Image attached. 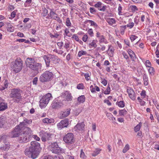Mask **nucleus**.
<instances>
[{
  "mask_svg": "<svg viewBox=\"0 0 159 159\" xmlns=\"http://www.w3.org/2000/svg\"><path fill=\"white\" fill-rule=\"evenodd\" d=\"M129 148V146L128 144L125 145V146L122 150V152L124 153L126 152Z\"/></svg>",
  "mask_w": 159,
  "mask_h": 159,
  "instance_id": "36",
  "label": "nucleus"
},
{
  "mask_svg": "<svg viewBox=\"0 0 159 159\" xmlns=\"http://www.w3.org/2000/svg\"><path fill=\"white\" fill-rule=\"evenodd\" d=\"M107 22L109 24L112 25L116 24V20L114 18H109L107 20Z\"/></svg>",
  "mask_w": 159,
  "mask_h": 159,
  "instance_id": "28",
  "label": "nucleus"
},
{
  "mask_svg": "<svg viewBox=\"0 0 159 159\" xmlns=\"http://www.w3.org/2000/svg\"><path fill=\"white\" fill-rule=\"evenodd\" d=\"M48 11L47 9H45L43 11V12L42 13L43 16L44 17L46 16L48 14Z\"/></svg>",
  "mask_w": 159,
  "mask_h": 159,
  "instance_id": "51",
  "label": "nucleus"
},
{
  "mask_svg": "<svg viewBox=\"0 0 159 159\" xmlns=\"http://www.w3.org/2000/svg\"><path fill=\"white\" fill-rule=\"evenodd\" d=\"M64 141L66 143L71 144L75 141L74 136L71 133H67L63 138Z\"/></svg>",
  "mask_w": 159,
  "mask_h": 159,
  "instance_id": "10",
  "label": "nucleus"
},
{
  "mask_svg": "<svg viewBox=\"0 0 159 159\" xmlns=\"http://www.w3.org/2000/svg\"><path fill=\"white\" fill-rule=\"evenodd\" d=\"M137 38V37L135 35H132L130 37V39L132 42L134 41Z\"/></svg>",
  "mask_w": 159,
  "mask_h": 159,
  "instance_id": "41",
  "label": "nucleus"
},
{
  "mask_svg": "<svg viewBox=\"0 0 159 159\" xmlns=\"http://www.w3.org/2000/svg\"><path fill=\"white\" fill-rule=\"evenodd\" d=\"M88 33L91 36H93V30L92 29H89L88 31Z\"/></svg>",
  "mask_w": 159,
  "mask_h": 159,
  "instance_id": "49",
  "label": "nucleus"
},
{
  "mask_svg": "<svg viewBox=\"0 0 159 159\" xmlns=\"http://www.w3.org/2000/svg\"><path fill=\"white\" fill-rule=\"evenodd\" d=\"M50 134L45 132L43 134L41 139L43 141L45 142L47 140H50Z\"/></svg>",
  "mask_w": 159,
  "mask_h": 159,
  "instance_id": "15",
  "label": "nucleus"
},
{
  "mask_svg": "<svg viewBox=\"0 0 159 159\" xmlns=\"http://www.w3.org/2000/svg\"><path fill=\"white\" fill-rule=\"evenodd\" d=\"M61 123L63 126L64 127H67L69 124L68 120L67 119H66L64 120H62L61 121Z\"/></svg>",
  "mask_w": 159,
  "mask_h": 159,
  "instance_id": "24",
  "label": "nucleus"
},
{
  "mask_svg": "<svg viewBox=\"0 0 159 159\" xmlns=\"http://www.w3.org/2000/svg\"><path fill=\"white\" fill-rule=\"evenodd\" d=\"M134 25V23L133 22L129 23L127 25V26L129 27V28H132Z\"/></svg>",
  "mask_w": 159,
  "mask_h": 159,
  "instance_id": "52",
  "label": "nucleus"
},
{
  "mask_svg": "<svg viewBox=\"0 0 159 159\" xmlns=\"http://www.w3.org/2000/svg\"><path fill=\"white\" fill-rule=\"evenodd\" d=\"M128 53L129 54L131 60L133 61H135L136 59V56L134 52L130 49H129L127 51Z\"/></svg>",
  "mask_w": 159,
  "mask_h": 159,
  "instance_id": "14",
  "label": "nucleus"
},
{
  "mask_svg": "<svg viewBox=\"0 0 159 159\" xmlns=\"http://www.w3.org/2000/svg\"><path fill=\"white\" fill-rule=\"evenodd\" d=\"M44 59L45 62L46 64L47 67L51 66L52 67V65L50 66V59L48 57H47L46 56H45L44 57Z\"/></svg>",
  "mask_w": 159,
  "mask_h": 159,
  "instance_id": "23",
  "label": "nucleus"
},
{
  "mask_svg": "<svg viewBox=\"0 0 159 159\" xmlns=\"http://www.w3.org/2000/svg\"><path fill=\"white\" fill-rule=\"evenodd\" d=\"M57 127L58 128V129H61L62 128H64L63 126V125H62V124L61 122H60L58 123L57 124Z\"/></svg>",
  "mask_w": 159,
  "mask_h": 159,
  "instance_id": "50",
  "label": "nucleus"
},
{
  "mask_svg": "<svg viewBox=\"0 0 159 159\" xmlns=\"http://www.w3.org/2000/svg\"><path fill=\"white\" fill-rule=\"evenodd\" d=\"M86 54L87 52L86 51L81 50L78 52V55L79 57H80L82 55H85Z\"/></svg>",
  "mask_w": 159,
  "mask_h": 159,
  "instance_id": "37",
  "label": "nucleus"
},
{
  "mask_svg": "<svg viewBox=\"0 0 159 159\" xmlns=\"http://www.w3.org/2000/svg\"><path fill=\"white\" fill-rule=\"evenodd\" d=\"M7 122V119L4 116L0 117V127H2L6 122Z\"/></svg>",
  "mask_w": 159,
  "mask_h": 159,
  "instance_id": "21",
  "label": "nucleus"
},
{
  "mask_svg": "<svg viewBox=\"0 0 159 159\" xmlns=\"http://www.w3.org/2000/svg\"><path fill=\"white\" fill-rule=\"evenodd\" d=\"M26 63L27 66L34 70L36 74L41 70L42 65L40 63H37L34 59L31 58H28L26 60Z\"/></svg>",
  "mask_w": 159,
  "mask_h": 159,
  "instance_id": "2",
  "label": "nucleus"
},
{
  "mask_svg": "<svg viewBox=\"0 0 159 159\" xmlns=\"http://www.w3.org/2000/svg\"><path fill=\"white\" fill-rule=\"evenodd\" d=\"M18 138V141L20 143H25L29 141L32 131L30 128H26Z\"/></svg>",
  "mask_w": 159,
  "mask_h": 159,
  "instance_id": "3",
  "label": "nucleus"
},
{
  "mask_svg": "<svg viewBox=\"0 0 159 159\" xmlns=\"http://www.w3.org/2000/svg\"><path fill=\"white\" fill-rule=\"evenodd\" d=\"M7 108V103L3 101L0 102V111L5 110Z\"/></svg>",
  "mask_w": 159,
  "mask_h": 159,
  "instance_id": "18",
  "label": "nucleus"
},
{
  "mask_svg": "<svg viewBox=\"0 0 159 159\" xmlns=\"http://www.w3.org/2000/svg\"><path fill=\"white\" fill-rule=\"evenodd\" d=\"M57 44L58 46L59 47V48H61L63 44V43L62 42H58Z\"/></svg>",
  "mask_w": 159,
  "mask_h": 159,
  "instance_id": "63",
  "label": "nucleus"
},
{
  "mask_svg": "<svg viewBox=\"0 0 159 159\" xmlns=\"http://www.w3.org/2000/svg\"><path fill=\"white\" fill-rule=\"evenodd\" d=\"M23 121H24V122L25 123V124H27V125L31 123L32 122V120H28L26 118L24 119Z\"/></svg>",
  "mask_w": 159,
  "mask_h": 159,
  "instance_id": "46",
  "label": "nucleus"
},
{
  "mask_svg": "<svg viewBox=\"0 0 159 159\" xmlns=\"http://www.w3.org/2000/svg\"><path fill=\"white\" fill-rule=\"evenodd\" d=\"M141 125H142V123L141 122L139 123L134 128V130L135 132H137L139 131Z\"/></svg>",
  "mask_w": 159,
  "mask_h": 159,
  "instance_id": "32",
  "label": "nucleus"
},
{
  "mask_svg": "<svg viewBox=\"0 0 159 159\" xmlns=\"http://www.w3.org/2000/svg\"><path fill=\"white\" fill-rule=\"evenodd\" d=\"M52 98V96L51 93H47L43 96L39 101V106L42 108L45 107Z\"/></svg>",
  "mask_w": 159,
  "mask_h": 159,
  "instance_id": "6",
  "label": "nucleus"
},
{
  "mask_svg": "<svg viewBox=\"0 0 159 159\" xmlns=\"http://www.w3.org/2000/svg\"><path fill=\"white\" fill-rule=\"evenodd\" d=\"M96 42V40H92V42L89 43V45L94 48H96L97 46Z\"/></svg>",
  "mask_w": 159,
  "mask_h": 159,
  "instance_id": "35",
  "label": "nucleus"
},
{
  "mask_svg": "<svg viewBox=\"0 0 159 159\" xmlns=\"http://www.w3.org/2000/svg\"><path fill=\"white\" fill-rule=\"evenodd\" d=\"M48 16L49 17H50L51 18H52L55 20L57 19V18L58 17L57 14L52 10L50 13L48 14Z\"/></svg>",
  "mask_w": 159,
  "mask_h": 159,
  "instance_id": "19",
  "label": "nucleus"
},
{
  "mask_svg": "<svg viewBox=\"0 0 159 159\" xmlns=\"http://www.w3.org/2000/svg\"><path fill=\"white\" fill-rule=\"evenodd\" d=\"M54 159H64L63 157L62 156L60 155L55 157Z\"/></svg>",
  "mask_w": 159,
  "mask_h": 159,
  "instance_id": "64",
  "label": "nucleus"
},
{
  "mask_svg": "<svg viewBox=\"0 0 159 159\" xmlns=\"http://www.w3.org/2000/svg\"><path fill=\"white\" fill-rule=\"evenodd\" d=\"M131 10L133 11H135L138 10L137 7L134 5H132L130 7Z\"/></svg>",
  "mask_w": 159,
  "mask_h": 159,
  "instance_id": "43",
  "label": "nucleus"
},
{
  "mask_svg": "<svg viewBox=\"0 0 159 159\" xmlns=\"http://www.w3.org/2000/svg\"><path fill=\"white\" fill-rule=\"evenodd\" d=\"M110 88L108 86L107 89L106 90H105L104 92V93L106 94H109L110 92Z\"/></svg>",
  "mask_w": 159,
  "mask_h": 159,
  "instance_id": "48",
  "label": "nucleus"
},
{
  "mask_svg": "<svg viewBox=\"0 0 159 159\" xmlns=\"http://www.w3.org/2000/svg\"><path fill=\"white\" fill-rule=\"evenodd\" d=\"M122 55L126 59L129 58V57L127 53L125 52H123L122 53Z\"/></svg>",
  "mask_w": 159,
  "mask_h": 159,
  "instance_id": "57",
  "label": "nucleus"
},
{
  "mask_svg": "<svg viewBox=\"0 0 159 159\" xmlns=\"http://www.w3.org/2000/svg\"><path fill=\"white\" fill-rule=\"evenodd\" d=\"M85 79L87 80H89L90 79L89 74L88 73H86L84 75Z\"/></svg>",
  "mask_w": 159,
  "mask_h": 159,
  "instance_id": "47",
  "label": "nucleus"
},
{
  "mask_svg": "<svg viewBox=\"0 0 159 159\" xmlns=\"http://www.w3.org/2000/svg\"><path fill=\"white\" fill-rule=\"evenodd\" d=\"M88 22L91 24V25L94 26L95 27H97L98 26L96 23L92 20H89Z\"/></svg>",
  "mask_w": 159,
  "mask_h": 159,
  "instance_id": "42",
  "label": "nucleus"
},
{
  "mask_svg": "<svg viewBox=\"0 0 159 159\" xmlns=\"http://www.w3.org/2000/svg\"><path fill=\"white\" fill-rule=\"evenodd\" d=\"M43 121L44 123H53L54 122V120L53 119H49L48 118H46L44 119L43 120Z\"/></svg>",
  "mask_w": 159,
  "mask_h": 159,
  "instance_id": "25",
  "label": "nucleus"
},
{
  "mask_svg": "<svg viewBox=\"0 0 159 159\" xmlns=\"http://www.w3.org/2000/svg\"><path fill=\"white\" fill-rule=\"evenodd\" d=\"M80 157L81 158L83 159H84L86 158V156L85 155L84 153L83 152V149L81 150Z\"/></svg>",
  "mask_w": 159,
  "mask_h": 159,
  "instance_id": "38",
  "label": "nucleus"
},
{
  "mask_svg": "<svg viewBox=\"0 0 159 159\" xmlns=\"http://www.w3.org/2000/svg\"><path fill=\"white\" fill-rule=\"evenodd\" d=\"M102 3L100 2H98L94 6L96 8H101L102 7Z\"/></svg>",
  "mask_w": 159,
  "mask_h": 159,
  "instance_id": "40",
  "label": "nucleus"
},
{
  "mask_svg": "<svg viewBox=\"0 0 159 159\" xmlns=\"http://www.w3.org/2000/svg\"><path fill=\"white\" fill-rule=\"evenodd\" d=\"M141 96L142 97V98H144L145 97V91H143L140 93Z\"/></svg>",
  "mask_w": 159,
  "mask_h": 159,
  "instance_id": "62",
  "label": "nucleus"
},
{
  "mask_svg": "<svg viewBox=\"0 0 159 159\" xmlns=\"http://www.w3.org/2000/svg\"><path fill=\"white\" fill-rule=\"evenodd\" d=\"M149 67L150 68L148 69L149 72L151 74L153 73L154 72V68L153 67Z\"/></svg>",
  "mask_w": 159,
  "mask_h": 159,
  "instance_id": "53",
  "label": "nucleus"
},
{
  "mask_svg": "<svg viewBox=\"0 0 159 159\" xmlns=\"http://www.w3.org/2000/svg\"><path fill=\"white\" fill-rule=\"evenodd\" d=\"M71 23L69 18H67L66 19V25L67 26H70Z\"/></svg>",
  "mask_w": 159,
  "mask_h": 159,
  "instance_id": "45",
  "label": "nucleus"
},
{
  "mask_svg": "<svg viewBox=\"0 0 159 159\" xmlns=\"http://www.w3.org/2000/svg\"><path fill=\"white\" fill-rule=\"evenodd\" d=\"M127 92L130 98L133 100H134L135 99V97L134 90L131 89H127Z\"/></svg>",
  "mask_w": 159,
  "mask_h": 159,
  "instance_id": "13",
  "label": "nucleus"
},
{
  "mask_svg": "<svg viewBox=\"0 0 159 159\" xmlns=\"http://www.w3.org/2000/svg\"><path fill=\"white\" fill-rule=\"evenodd\" d=\"M48 148L52 153L55 154L62 153L63 152V150L59 146L57 142L51 143L48 147Z\"/></svg>",
  "mask_w": 159,
  "mask_h": 159,
  "instance_id": "5",
  "label": "nucleus"
},
{
  "mask_svg": "<svg viewBox=\"0 0 159 159\" xmlns=\"http://www.w3.org/2000/svg\"><path fill=\"white\" fill-rule=\"evenodd\" d=\"M70 109H68L64 111H61L60 113L61 117V118H63L67 116L70 113Z\"/></svg>",
  "mask_w": 159,
  "mask_h": 159,
  "instance_id": "17",
  "label": "nucleus"
},
{
  "mask_svg": "<svg viewBox=\"0 0 159 159\" xmlns=\"http://www.w3.org/2000/svg\"><path fill=\"white\" fill-rule=\"evenodd\" d=\"M102 83L103 84L104 86L106 85L107 84V81L106 80L104 79H102Z\"/></svg>",
  "mask_w": 159,
  "mask_h": 159,
  "instance_id": "56",
  "label": "nucleus"
},
{
  "mask_svg": "<svg viewBox=\"0 0 159 159\" xmlns=\"http://www.w3.org/2000/svg\"><path fill=\"white\" fill-rule=\"evenodd\" d=\"M22 61L20 58L16 59L12 67L14 71L16 73L20 71L22 68Z\"/></svg>",
  "mask_w": 159,
  "mask_h": 159,
  "instance_id": "9",
  "label": "nucleus"
},
{
  "mask_svg": "<svg viewBox=\"0 0 159 159\" xmlns=\"http://www.w3.org/2000/svg\"><path fill=\"white\" fill-rule=\"evenodd\" d=\"M63 105L62 102L55 100L53 101L51 105V107L54 109H58L60 108Z\"/></svg>",
  "mask_w": 159,
  "mask_h": 159,
  "instance_id": "11",
  "label": "nucleus"
},
{
  "mask_svg": "<svg viewBox=\"0 0 159 159\" xmlns=\"http://www.w3.org/2000/svg\"><path fill=\"white\" fill-rule=\"evenodd\" d=\"M62 96L67 101H71L73 98L71 93L67 91L62 93Z\"/></svg>",
  "mask_w": 159,
  "mask_h": 159,
  "instance_id": "12",
  "label": "nucleus"
},
{
  "mask_svg": "<svg viewBox=\"0 0 159 159\" xmlns=\"http://www.w3.org/2000/svg\"><path fill=\"white\" fill-rule=\"evenodd\" d=\"M18 125H20V126H19V127H20V128H21V129H23V131L25 130L24 129H25V128H29L28 127L26 126H27L28 125H27V124H25V123L24 121H23L22 122L20 123Z\"/></svg>",
  "mask_w": 159,
  "mask_h": 159,
  "instance_id": "30",
  "label": "nucleus"
},
{
  "mask_svg": "<svg viewBox=\"0 0 159 159\" xmlns=\"http://www.w3.org/2000/svg\"><path fill=\"white\" fill-rule=\"evenodd\" d=\"M118 106L120 107H123L125 106L124 102L123 101H120L118 103Z\"/></svg>",
  "mask_w": 159,
  "mask_h": 159,
  "instance_id": "39",
  "label": "nucleus"
},
{
  "mask_svg": "<svg viewBox=\"0 0 159 159\" xmlns=\"http://www.w3.org/2000/svg\"><path fill=\"white\" fill-rule=\"evenodd\" d=\"M77 88L78 89H83L84 88V86L82 84H78L77 86Z\"/></svg>",
  "mask_w": 159,
  "mask_h": 159,
  "instance_id": "44",
  "label": "nucleus"
},
{
  "mask_svg": "<svg viewBox=\"0 0 159 159\" xmlns=\"http://www.w3.org/2000/svg\"><path fill=\"white\" fill-rule=\"evenodd\" d=\"M73 38L75 39V40L77 41H79V39L78 36L76 35V34L73 35Z\"/></svg>",
  "mask_w": 159,
  "mask_h": 159,
  "instance_id": "59",
  "label": "nucleus"
},
{
  "mask_svg": "<svg viewBox=\"0 0 159 159\" xmlns=\"http://www.w3.org/2000/svg\"><path fill=\"white\" fill-rule=\"evenodd\" d=\"M88 38V36L86 34H85L83 36L82 38V40L84 42H86L87 41Z\"/></svg>",
  "mask_w": 159,
  "mask_h": 159,
  "instance_id": "55",
  "label": "nucleus"
},
{
  "mask_svg": "<svg viewBox=\"0 0 159 159\" xmlns=\"http://www.w3.org/2000/svg\"><path fill=\"white\" fill-rule=\"evenodd\" d=\"M143 77L144 85L147 86L148 84V76L146 74H144Z\"/></svg>",
  "mask_w": 159,
  "mask_h": 159,
  "instance_id": "27",
  "label": "nucleus"
},
{
  "mask_svg": "<svg viewBox=\"0 0 159 159\" xmlns=\"http://www.w3.org/2000/svg\"><path fill=\"white\" fill-rule=\"evenodd\" d=\"M85 126L83 122L80 123H78L75 126V127L77 128L78 130H82Z\"/></svg>",
  "mask_w": 159,
  "mask_h": 159,
  "instance_id": "22",
  "label": "nucleus"
},
{
  "mask_svg": "<svg viewBox=\"0 0 159 159\" xmlns=\"http://www.w3.org/2000/svg\"><path fill=\"white\" fill-rule=\"evenodd\" d=\"M8 83L7 80H5L4 82V88H7L8 86Z\"/></svg>",
  "mask_w": 159,
  "mask_h": 159,
  "instance_id": "54",
  "label": "nucleus"
},
{
  "mask_svg": "<svg viewBox=\"0 0 159 159\" xmlns=\"http://www.w3.org/2000/svg\"><path fill=\"white\" fill-rule=\"evenodd\" d=\"M53 74L49 71H46L40 76L39 80L42 82H48L52 79Z\"/></svg>",
  "mask_w": 159,
  "mask_h": 159,
  "instance_id": "7",
  "label": "nucleus"
},
{
  "mask_svg": "<svg viewBox=\"0 0 159 159\" xmlns=\"http://www.w3.org/2000/svg\"><path fill=\"white\" fill-rule=\"evenodd\" d=\"M33 138H34V139L36 140L37 141H39L40 140V139L39 137H38L37 135H33Z\"/></svg>",
  "mask_w": 159,
  "mask_h": 159,
  "instance_id": "61",
  "label": "nucleus"
},
{
  "mask_svg": "<svg viewBox=\"0 0 159 159\" xmlns=\"http://www.w3.org/2000/svg\"><path fill=\"white\" fill-rule=\"evenodd\" d=\"M20 125H17L9 133V136L11 138L19 137L20 134L23 132V129L19 127Z\"/></svg>",
  "mask_w": 159,
  "mask_h": 159,
  "instance_id": "8",
  "label": "nucleus"
},
{
  "mask_svg": "<svg viewBox=\"0 0 159 159\" xmlns=\"http://www.w3.org/2000/svg\"><path fill=\"white\" fill-rule=\"evenodd\" d=\"M29 148L25 149V154L29 157L34 159L39 155L41 148L40 143L36 141L31 142Z\"/></svg>",
  "mask_w": 159,
  "mask_h": 159,
  "instance_id": "1",
  "label": "nucleus"
},
{
  "mask_svg": "<svg viewBox=\"0 0 159 159\" xmlns=\"http://www.w3.org/2000/svg\"><path fill=\"white\" fill-rule=\"evenodd\" d=\"M7 27V31L10 32H13L14 31V28L12 25Z\"/></svg>",
  "mask_w": 159,
  "mask_h": 159,
  "instance_id": "34",
  "label": "nucleus"
},
{
  "mask_svg": "<svg viewBox=\"0 0 159 159\" xmlns=\"http://www.w3.org/2000/svg\"><path fill=\"white\" fill-rule=\"evenodd\" d=\"M85 100V98L84 95H82L78 97L77 101L78 104L83 103L84 102Z\"/></svg>",
  "mask_w": 159,
  "mask_h": 159,
  "instance_id": "20",
  "label": "nucleus"
},
{
  "mask_svg": "<svg viewBox=\"0 0 159 159\" xmlns=\"http://www.w3.org/2000/svg\"><path fill=\"white\" fill-rule=\"evenodd\" d=\"M146 66L148 67H150L151 66V62L149 60H147L146 62Z\"/></svg>",
  "mask_w": 159,
  "mask_h": 159,
  "instance_id": "58",
  "label": "nucleus"
},
{
  "mask_svg": "<svg viewBox=\"0 0 159 159\" xmlns=\"http://www.w3.org/2000/svg\"><path fill=\"white\" fill-rule=\"evenodd\" d=\"M99 42L100 43H107V41L105 39L104 36L102 35L99 38Z\"/></svg>",
  "mask_w": 159,
  "mask_h": 159,
  "instance_id": "26",
  "label": "nucleus"
},
{
  "mask_svg": "<svg viewBox=\"0 0 159 159\" xmlns=\"http://www.w3.org/2000/svg\"><path fill=\"white\" fill-rule=\"evenodd\" d=\"M21 91L19 89H11L10 97L14 100V102H18L21 98Z\"/></svg>",
  "mask_w": 159,
  "mask_h": 159,
  "instance_id": "4",
  "label": "nucleus"
},
{
  "mask_svg": "<svg viewBox=\"0 0 159 159\" xmlns=\"http://www.w3.org/2000/svg\"><path fill=\"white\" fill-rule=\"evenodd\" d=\"M38 80V78L37 77H36L34 78L33 80V83L34 84H36Z\"/></svg>",
  "mask_w": 159,
  "mask_h": 159,
  "instance_id": "60",
  "label": "nucleus"
},
{
  "mask_svg": "<svg viewBox=\"0 0 159 159\" xmlns=\"http://www.w3.org/2000/svg\"><path fill=\"white\" fill-rule=\"evenodd\" d=\"M50 57L53 61V62L55 64L59 63L61 60L57 56L54 55H51Z\"/></svg>",
  "mask_w": 159,
  "mask_h": 159,
  "instance_id": "16",
  "label": "nucleus"
},
{
  "mask_svg": "<svg viewBox=\"0 0 159 159\" xmlns=\"http://www.w3.org/2000/svg\"><path fill=\"white\" fill-rule=\"evenodd\" d=\"M119 115L121 116H123L127 114V111L125 109L119 111Z\"/></svg>",
  "mask_w": 159,
  "mask_h": 159,
  "instance_id": "33",
  "label": "nucleus"
},
{
  "mask_svg": "<svg viewBox=\"0 0 159 159\" xmlns=\"http://www.w3.org/2000/svg\"><path fill=\"white\" fill-rule=\"evenodd\" d=\"M101 150L100 149H96L92 154V155L93 157L96 156V155L99 153Z\"/></svg>",
  "mask_w": 159,
  "mask_h": 159,
  "instance_id": "31",
  "label": "nucleus"
},
{
  "mask_svg": "<svg viewBox=\"0 0 159 159\" xmlns=\"http://www.w3.org/2000/svg\"><path fill=\"white\" fill-rule=\"evenodd\" d=\"M10 148V145L8 144H6L3 147H0V149L2 151H7Z\"/></svg>",
  "mask_w": 159,
  "mask_h": 159,
  "instance_id": "29",
  "label": "nucleus"
}]
</instances>
